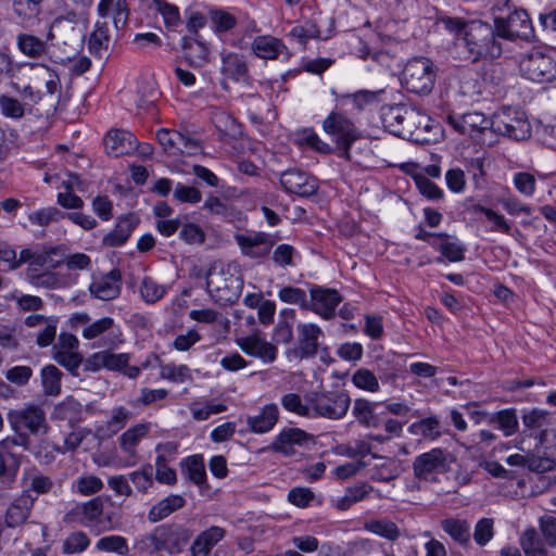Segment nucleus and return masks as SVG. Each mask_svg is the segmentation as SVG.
Returning a JSON list of instances; mask_svg holds the SVG:
<instances>
[{"instance_id":"1","label":"nucleus","mask_w":556,"mask_h":556,"mask_svg":"<svg viewBox=\"0 0 556 556\" xmlns=\"http://www.w3.org/2000/svg\"><path fill=\"white\" fill-rule=\"evenodd\" d=\"M495 26L481 20H471L457 48L463 49V59L471 63L493 61L502 55V43L496 39Z\"/></svg>"},{"instance_id":"2","label":"nucleus","mask_w":556,"mask_h":556,"mask_svg":"<svg viewBox=\"0 0 556 556\" xmlns=\"http://www.w3.org/2000/svg\"><path fill=\"white\" fill-rule=\"evenodd\" d=\"M206 287L211 298L225 306L239 300L243 280L232 271L231 266L214 263L206 275Z\"/></svg>"},{"instance_id":"3","label":"nucleus","mask_w":556,"mask_h":556,"mask_svg":"<svg viewBox=\"0 0 556 556\" xmlns=\"http://www.w3.org/2000/svg\"><path fill=\"white\" fill-rule=\"evenodd\" d=\"M437 73L438 67L430 59L413 58L403 68L402 85L416 94H429L434 87Z\"/></svg>"},{"instance_id":"4","label":"nucleus","mask_w":556,"mask_h":556,"mask_svg":"<svg viewBox=\"0 0 556 556\" xmlns=\"http://www.w3.org/2000/svg\"><path fill=\"white\" fill-rule=\"evenodd\" d=\"M305 401L316 416L334 420L342 419L351 405V397L343 390L312 391L306 393Z\"/></svg>"},{"instance_id":"5","label":"nucleus","mask_w":556,"mask_h":556,"mask_svg":"<svg viewBox=\"0 0 556 556\" xmlns=\"http://www.w3.org/2000/svg\"><path fill=\"white\" fill-rule=\"evenodd\" d=\"M323 128L337 144L340 156L350 160L352 144L362 137L361 130L344 114L332 112L323 123Z\"/></svg>"},{"instance_id":"6","label":"nucleus","mask_w":556,"mask_h":556,"mask_svg":"<svg viewBox=\"0 0 556 556\" xmlns=\"http://www.w3.org/2000/svg\"><path fill=\"white\" fill-rule=\"evenodd\" d=\"M38 70L48 71V66H39L35 63H17L14 73L11 74V88L21 94L22 102L26 104L28 111L42 99L41 91L34 86L39 78Z\"/></svg>"},{"instance_id":"7","label":"nucleus","mask_w":556,"mask_h":556,"mask_svg":"<svg viewBox=\"0 0 556 556\" xmlns=\"http://www.w3.org/2000/svg\"><path fill=\"white\" fill-rule=\"evenodd\" d=\"M491 128L494 132L515 140H523L531 134V127L522 111L502 108L493 114Z\"/></svg>"},{"instance_id":"8","label":"nucleus","mask_w":556,"mask_h":556,"mask_svg":"<svg viewBox=\"0 0 556 556\" xmlns=\"http://www.w3.org/2000/svg\"><path fill=\"white\" fill-rule=\"evenodd\" d=\"M425 119V115L403 104L388 108L382 114L384 127L393 135L402 138H414L416 121Z\"/></svg>"},{"instance_id":"9","label":"nucleus","mask_w":556,"mask_h":556,"mask_svg":"<svg viewBox=\"0 0 556 556\" xmlns=\"http://www.w3.org/2000/svg\"><path fill=\"white\" fill-rule=\"evenodd\" d=\"M191 532L180 525H162L156 527L149 539L153 552L166 551L169 554H179L188 544Z\"/></svg>"},{"instance_id":"10","label":"nucleus","mask_w":556,"mask_h":556,"mask_svg":"<svg viewBox=\"0 0 556 556\" xmlns=\"http://www.w3.org/2000/svg\"><path fill=\"white\" fill-rule=\"evenodd\" d=\"M452 462L453 456L451 453L443 448L434 447L414 459V475L419 480H433L434 475L447 472Z\"/></svg>"},{"instance_id":"11","label":"nucleus","mask_w":556,"mask_h":556,"mask_svg":"<svg viewBox=\"0 0 556 556\" xmlns=\"http://www.w3.org/2000/svg\"><path fill=\"white\" fill-rule=\"evenodd\" d=\"M496 34L500 38L530 40L534 36L531 20L525 10H515L506 18L494 20Z\"/></svg>"},{"instance_id":"12","label":"nucleus","mask_w":556,"mask_h":556,"mask_svg":"<svg viewBox=\"0 0 556 556\" xmlns=\"http://www.w3.org/2000/svg\"><path fill=\"white\" fill-rule=\"evenodd\" d=\"M522 74L536 83H549L556 78V61L552 55L540 50H533L527 54L521 63Z\"/></svg>"},{"instance_id":"13","label":"nucleus","mask_w":556,"mask_h":556,"mask_svg":"<svg viewBox=\"0 0 556 556\" xmlns=\"http://www.w3.org/2000/svg\"><path fill=\"white\" fill-rule=\"evenodd\" d=\"M81 336L86 340L99 339L98 346L114 350L124 342L123 332L112 317H102L86 326Z\"/></svg>"},{"instance_id":"14","label":"nucleus","mask_w":556,"mask_h":556,"mask_svg":"<svg viewBox=\"0 0 556 556\" xmlns=\"http://www.w3.org/2000/svg\"><path fill=\"white\" fill-rule=\"evenodd\" d=\"M8 418L15 431L27 429L31 434L37 435L46 433L48 429L45 410L36 405L11 410Z\"/></svg>"},{"instance_id":"15","label":"nucleus","mask_w":556,"mask_h":556,"mask_svg":"<svg viewBox=\"0 0 556 556\" xmlns=\"http://www.w3.org/2000/svg\"><path fill=\"white\" fill-rule=\"evenodd\" d=\"M311 300L308 309L324 319L334 316L337 306L342 302L341 294L336 289L313 286L309 289Z\"/></svg>"},{"instance_id":"16","label":"nucleus","mask_w":556,"mask_h":556,"mask_svg":"<svg viewBox=\"0 0 556 556\" xmlns=\"http://www.w3.org/2000/svg\"><path fill=\"white\" fill-rule=\"evenodd\" d=\"M103 514V503L94 497L86 503L76 504L63 518L65 523H78L84 527H96Z\"/></svg>"},{"instance_id":"17","label":"nucleus","mask_w":556,"mask_h":556,"mask_svg":"<svg viewBox=\"0 0 556 556\" xmlns=\"http://www.w3.org/2000/svg\"><path fill=\"white\" fill-rule=\"evenodd\" d=\"M280 184L290 193L300 197H309L316 193L318 189L314 177L300 169H288L280 176Z\"/></svg>"},{"instance_id":"18","label":"nucleus","mask_w":556,"mask_h":556,"mask_svg":"<svg viewBox=\"0 0 556 556\" xmlns=\"http://www.w3.org/2000/svg\"><path fill=\"white\" fill-rule=\"evenodd\" d=\"M236 241L243 255L251 258H262L269 254L274 247V240L265 232L250 235H236Z\"/></svg>"},{"instance_id":"19","label":"nucleus","mask_w":556,"mask_h":556,"mask_svg":"<svg viewBox=\"0 0 556 556\" xmlns=\"http://www.w3.org/2000/svg\"><path fill=\"white\" fill-rule=\"evenodd\" d=\"M90 294L102 301H112L119 296L122 291V274L112 269L106 275L96 278L89 286Z\"/></svg>"},{"instance_id":"20","label":"nucleus","mask_w":556,"mask_h":556,"mask_svg":"<svg viewBox=\"0 0 556 556\" xmlns=\"http://www.w3.org/2000/svg\"><path fill=\"white\" fill-rule=\"evenodd\" d=\"M324 338V332L315 324H299L298 325V349L295 353L301 358L313 357L317 354L320 345V340Z\"/></svg>"},{"instance_id":"21","label":"nucleus","mask_w":556,"mask_h":556,"mask_svg":"<svg viewBox=\"0 0 556 556\" xmlns=\"http://www.w3.org/2000/svg\"><path fill=\"white\" fill-rule=\"evenodd\" d=\"M220 73L224 77L233 81L248 83L250 80L249 65L244 55L224 50L220 52Z\"/></svg>"},{"instance_id":"22","label":"nucleus","mask_w":556,"mask_h":556,"mask_svg":"<svg viewBox=\"0 0 556 556\" xmlns=\"http://www.w3.org/2000/svg\"><path fill=\"white\" fill-rule=\"evenodd\" d=\"M35 498L23 492L8 506L4 515V523L8 528L14 529L24 525L29 518Z\"/></svg>"},{"instance_id":"23","label":"nucleus","mask_w":556,"mask_h":556,"mask_svg":"<svg viewBox=\"0 0 556 556\" xmlns=\"http://www.w3.org/2000/svg\"><path fill=\"white\" fill-rule=\"evenodd\" d=\"M237 344L245 354L267 364L275 362L277 357V348L258 336L240 338L237 340Z\"/></svg>"},{"instance_id":"24","label":"nucleus","mask_w":556,"mask_h":556,"mask_svg":"<svg viewBox=\"0 0 556 556\" xmlns=\"http://www.w3.org/2000/svg\"><path fill=\"white\" fill-rule=\"evenodd\" d=\"M106 151L114 155H126L137 150L136 137L126 130H111L104 139Z\"/></svg>"},{"instance_id":"25","label":"nucleus","mask_w":556,"mask_h":556,"mask_svg":"<svg viewBox=\"0 0 556 556\" xmlns=\"http://www.w3.org/2000/svg\"><path fill=\"white\" fill-rule=\"evenodd\" d=\"M184 58L193 67H202L208 62L210 48L198 37L185 36L181 40Z\"/></svg>"},{"instance_id":"26","label":"nucleus","mask_w":556,"mask_h":556,"mask_svg":"<svg viewBox=\"0 0 556 556\" xmlns=\"http://www.w3.org/2000/svg\"><path fill=\"white\" fill-rule=\"evenodd\" d=\"M251 49L253 53L264 60H276L287 51L285 43L270 35H262L254 38Z\"/></svg>"},{"instance_id":"27","label":"nucleus","mask_w":556,"mask_h":556,"mask_svg":"<svg viewBox=\"0 0 556 556\" xmlns=\"http://www.w3.org/2000/svg\"><path fill=\"white\" fill-rule=\"evenodd\" d=\"M138 223L139 218L135 214H128L118 218L115 228L103 238V243L109 247L124 244Z\"/></svg>"},{"instance_id":"28","label":"nucleus","mask_w":556,"mask_h":556,"mask_svg":"<svg viewBox=\"0 0 556 556\" xmlns=\"http://www.w3.org/2000/svg\"><path fill=\"white\" fill-rule=\"evenodd\" d=\"M309 439V435L299 428L282 430L273 443V450L286 456L293 454V445H302Z\"/></svg>"},{"instance_id":"29","label":"nucleus","mask_w":556,"mask_h":556,"mask_svg":"<svg viewBox=\"0 0 556 556\" xmlns=\"http://www.w3.org/2000/svg\"><path fill=\"white\" fill-rule=\"evenodd\" d=\"M225 530L217 526H212L201 532L192 543L190 552L192 556H207L212 548L224 539Z\"/></svg>"},{"instance_id":"30","label":"nucleus","mask_w":556,"mask_h":556,"mask_svg":"<svg viewBox=\"0 0 556 556\" xmlns=\"http://www.w3.org/2000/svg\"><path fill=\"white\" fill-rule=\"evenodd\" d=\"M12 9L22 27L29 28L39 24L41 4L28 0H13Z\"/></svg>"},{"instance_id":"31","label":"nucleus","mask_w":556,"mask_h":556,"mask_svg":"<svg viewBox=\"0 0 556 556\" xmlns=\"http://www.w3.org/2000/svg\"><path fill=\"white\" fill-rule=\"evenodd\" d=\"M279 418V410L276 404L265 405L255 416H249L247 424L254 433L268 432L276 425Z\"/></svg>"},{"instance_id":"32","label":"nucleus","mask_w":556,"mask_h":556,"mask_svg":"<svg viewBox=\"0 0 556 556\" xmlns=\"http://www.w3.org/2000/svg\"><path fill=\"white\" fill-rule=\"evenodd\" d=\"M16 47L23 55L29 59H40L48 53L47 42L28 33H20L16 36Z\"/></svg>"},{"instance_id":"33","label":"nucleus","mask_w":556,"mask_h":556,"mask_svg":"<svg viewBox=\"0 0 556 556\" xmlns=\"http://www.w3.org/2000/svg\"><path fill=\"white\" fill-rule=\"evenodd\" d=\"M408 431L428 441H437L443 433L442 424L435 415L413 422L408 427Z\"/></svg>"},{"instance_id":"34","label":"nucleus","mask_w":556,"mask_h":556,"mask_svg":"<svg viewBox=\"0 0 556 556\" xmlns=\"http://www.w3.org/2000/svg\"><path fill=\"white\" fill-rule=\"evenodd\" d=\"M150 431V424H138L126 430L119 438L118 443L121 448L128 455L135 456L136 446L139 442L147 437Z\"/></svg>"},{"instance_id":"35","label":"nucleus","mask_w":556,"mask_h":556,"mask_svg":"<svg viewBox=\"0 0 556 556\" xmlns=\"http://www.w3.org/2000/svg\"><path fill=\"white\" fill-rule=\"evenodd\" d=\"M63 372L52 364L46 365L40 371L42 391L47 396H59L62 390Z\"/></svg>"},{"instance_id":"36","label":"nucleus","mask_w":556,"mask_h":556,"mask_svg":"<svg viewBox=\"0 0 556 556\" xmlns=\"http://www.w3.org/2000/svg\"><path fill=\"white\" fill-rule=\"evenodd\" d=\"M185 498L180 495H169L166 498L156 503L149 510L148 518L151 522H157L177 509L184 507Z\"/></svg>"},{"instance_id":"37","label":"nucleus","mask_w":556,"mask_h":556,"mask_svg":"<svg viewBox=\"0 0 556 556\" xmlns=\"http://www.w3.org/2000/svg\"><path fill=\"white\" fill-rule=\"evenodd\" d=\"M430 244L439 250L450 262H460L464 260L465 248L457 241H451L450 236L446 233H439V238H434Z\"/></svg>"},{"instance_id":"38","label":"nucleus","mask_w":556,"mask_h":556,"mask_svg":"<svg viewBox=\"0 0 556 556\" xmlns=\"http://www.w3.org/2000/svg\"><path fill=\"white\" fill-rule=\"evenodd\" d=\"M490 424H496L505 437H510L518 431L519 422L515 408H505L489 416Z\"/></svg>"},{"instance_id":"39","label":"nucleus","mask_w":556,"mask_h":556,"mask_svg":"<svg viewBox=\"0 0 556 556\" xmlns=\"http://www.w3.org/2000/svg\"><path fill=\"white\" fill-rule=\"evenodd\" d=\"M181 466L187 478L194 484L200 488L206 484V471L202 455H192L187 457L181 463Z\"/></svg>"},{"instance_id":"40","label":"nucleus","mask_w":556,"mask_h":556,"mask_svg":"<svg viewBox=\"0 0 556 556\" xmlns=\"http://www.w3.org/2000/svg\"><path fill=\"white\" fill-rule=\"evenodd\" d=\"M441 528L462 545H467L470 542V526L466 520L447 518L441 521Z\"/></svg>"},{"instance_id":"41","label":"nucleus","mask_w":556,"mask_h":556,"mask_svg":"<svg viewBox=\"0 0 556 556\" xmlns=\"http://www.w3.org/2000/svg\"><path fill=\"white\" fill-rule=\"evenodd\" d=\"M374 458L381 460L371 469L370 478L376 481L388 482L395 479L400 475V467L392 458H386L372 454Z\"/></svg>"},{"instance_id":"42","label":"nucleus","mask_w":556,"mask_h":556,"mask_svg":"<svg viewBox=\"0 0 556 556\" xmlns=\"http://www.w3.org/2000/svg\"><path fill=\"white\" fill-rule=\"evenodd\" d=\"M526 556H547L542 539L534 528L527 529L520 536Z\"/></svg>"},{"instance_id":"43","label":"nucleus","mask_w":556,"mask_h":556,"mask_svg":"<svg viewBox=\"0 0 556 556\" xmlns=\"http://www.w3.org/2000/svg\"><path fill=\"white\" fill-rule=\"evenodd\" d=\"M288 36L291 40L299 43L302 49H305L308 40L320 37V30L315 22L306 21L301 25L292 27Z\"/></svg>"},{"instance_id":"44","label":"nucleus","mask_w":556,"mask_h":556,"mask_svg":"<svg viewBox=\"0 0 556 556\" xmlns=\"http://www.w3.org/2000/svg\"><path fill=\"white\" fill-rule=\"evenodd\" d=\"M167 288L157 283L153 278L146 276L140 283L141 299L148 304H154L166 294Z\"/></svg>"},{"instance_id":"45","label":"nucleus","mask_w":556,"mask_h":556,"mask_svg":"<svg viewBox=\"0 0 556 556\" xmlns=\"http://www.w3.org/2000/svg\"><path fill=\"white\" fill-rule=\"evenodd\" d=\"M356 420L365 427H377L378 419L374 413V405L365 399H356L352 408Z\"/></svg>"},{"instance_id":"46","label":"nucleus","mask_w":556,"mask_h":556,"mask_svg":"<svg viewBox=\"0 0 556 556\" xmlns=\"http://www.w3.org/2000/svg\"><path fill=\"white\" fill-rule=\"evenodd\" d=\"M27 489L24 491L29 494V492H35L37 495L48 494L54 488V481L49 476H45L43 473L34 470L29 472L26 477Z\"/></svg>"},{"instance_id":"47","label":"nucleus","mask_w":556,"mask_h":556,"mask_svg":"<svg viewBox=\"0 0 556 556\" xmlns=\"http://www.w3.org/2000/svg\"><path fill=\"white\" fill-rule=\"evenodd\" d=\"M156 11L162 15L165 27L175 29L181 22L178 7L165 0H152Z\"/></svg>"},{"instance_id":"48","label":"nucleus","mask_w":556,"mask_h":556,"mask_svg":"<svg viewBox=\"0 0 556 556\" xmlns=\"http://www.w3.org/2000/svg\"><path fill=\"white\" fill-rule=\"evenodd\" d=\"M0 111L5 117L20 119L28 111V108L14 97L0 94Z\"/></svg>"},{"instance_id":"49","label":"nucleus","mask_w":556,"mask_h":556,"mask_svg":"<svg viewBox=\"0 0 556 556\" xmlns=\"http://www.w3.org/2000/svg\"><path fill=\"white\" fill-rule=\"evenodd\" d=\"M96 547L101 552L116 553L122 556L129 552L127 540L122 535L103 536L97 542Z\"/></svg>"},{"instance_id":"50","label":"nucleus","mask_w":556,"mask_h":556,"mask_svg":"<svg viewBox=\"0 0 556 556\" xmlns=\"http://www.w3.org/2000/svg\"><path fill=\"white\" fill-rule=\"evenodd\" d=\"M472 211L475 213L484 214L486 219L492 223L491 231H500L504 233L510 232L511 227L503 214H500L496 211L485 207L481 204H475L472 206Z\"/></svg>"},{"instance_id":"51","label":"nucleus","mask_w":556,"mask_h":556,"mask_svg":"<svg viewBox=\"0 0 556 556\" xmlns=\"http://www.w3.org/2000/svg\"><path fill=\"white\" fill-rule=\"evenodd\" d=\"M52 358L74 377H78V369L84 362L81 353L75 352H54Z\"/></svg>"},{"instance_id":"52","label":"nucleus","mask_w":556,"mask_h":556,"mask_svg":"<svg viewBox=\"0 0 556 556\" xmlns=\"http://www.w3.org/2000/svg\"><path fill=\"white\" fill-rule=\"evenodd\" d=\"M208 16L216 34L227 33L237 25V18L229 12L220 9L211 10Z\"/></svg>"},{"instance_id":"53","label":"nucleus","mask_w":556,"mask_h":556,"mask_svg":"<svg viewBox=\"0 0 556 556\" xmlns=\"http://www.w3.org/2000/svg\"><path fill=\"white\" fill-rule=\"evenodd\" d=\"M437 24L442 25L446 31L455 36L457 45L459 43V38L465 36L469 21H466L463 17L441 15L437 18Z\"/></svg>"},{"instance_id":"54","label":"nucleus","mask_w":556,"mask_h":556,"mask_svg":"<svg viewBox=\"0 0 556 556\" xmlns=\"http://www.w3.org/2000/svg\"><path fill=\"white\" fill-rule=\"evenodd\" d=\"M63 218H65V213L53 206L33 212L28 216L31 224L41 227L58 223Z\"/></svg>"},{"instance_id":"55","label":"nucleus","mask_w":556,"mask_h":556,"mask_svg":"<svg viewBox=\"0 0 556 556\" xmlns=\"http://www.w3.org/2000/svg\"><path fill=\"white\" fill-rule=\"evenodd\" d=\"M160 376L172 382L181 383L191 379L190 369L187 365L161 364Z\"/></svg>"},{"instance_id":"56","label":"nucleus","mask_w":556,"mask_h":556,"mask_svg":"<svg viewBox=\"0 0 556 556\" xmlns=\"http://www.w3.org/2000/svg\"><path fill=\"white\" fill-rule=\"evenodd\" d=\"M352 382L356 388L368 392H377L380 389L377 377L367 368L357 369L352 376Z\"/></svg>"},{"instance_id":"57","label":"nucleus","mask_w":556,"mask_h":556,"mask_svg":"<svg viewBox=\"0 0 556 556\" xmlns=\"http://www.w3.org/2000/svg\"><path fill=\"white\" fill-rule=\"evenodd\" d=\"M366 529L390 541H395L400 536V529L390 520H371L366 523Z\"/></svg>"},{"instance_id":"58","label":"nucleus","mask_w":556,"mask_h":556,"mask_svg":"<svg viewBox=\"0 0 556 556\" xmlns=\"http://www.w3.org/2000/svg\"><path fill=\"white\" fill-rule=\"evenodd\" d=\"M90 544V540L83 531L71 533L62 544V552L64 554H77L84 552Z\"/></svg>"},{"instance_id":"59","label":"nucleus","mask_w":556,"mask_h":556,"mask_svg":"<svg viewBox=\"0 0 556 556\" xmlns=\"http://www.w3.org/2000/svg\"><path fill=\"white\" fill-rule=\"evenodd\" d=\"M278 298L288 304H296L303 309H308L309 302L306 292L298 287H283L278 292Z\"/></svg>"},{"instance_id":"60","label":"nucleus","mask_w":556,"mask_h":556,"mask_svg":"<svg viewBox=\"0 0 556 556\" xmlns=\"http://www.w3.org/2000/svg\"><path fill=\"white\" fill-rule=\"evenodd\" d=\"M109 42L110 36L106 24H97V27L91 33L88 42L91 53L100 55L102 51L108 49Z\"/></svg>"},{"instance_id":"61","label":"nucleus","mask_w":556,"mask_h":556,"mask_svg":"<svg viewBox=\"0 0 556 556\" xmlns=\"http://www.w3.org/2000/svg\"><path fill=\"white\" fill-rule=\"evenodd\" d=\"M494 536V519L482 518L476 526L473 531V540L479 546H485Z\"/></svg>"},{"instance_id":"62","label":"nucleus","mask_w":556,"mask_h":556,"mask_svg":"<svg viewBox=\"0 0 556 556\" xmlns=\"http://www.w3.org/2000/svg\"><path fill=\"white\" fill-rule=\"evenodd\" d=\"M156 139L166 153L177 155V146L181 142L179 131L163 128L156 132Z\"/></svg>"},{"instance_id":"63","label":"nucleus","mask_w":556,"mask_h":556,"mask_svg":"<svg viewBox=\"0 0 556 556\" xmlns=\"http://www.w3.org/2000/svg\"><path fill=\"white\" fill-rule=\"evenodd\" d=\"M282 407L291 413H294L299 416L307 417L309 416L312 407L309 404H304L302 399L296 393H287L281 397Z\"/></svg>"},{"instance_id":"64","label":"nucleus","mask_w":556,"mask_h":556,"mask_svg":"<svg viewBox=\"0 0 556 556\" xmlns=\"http://www.w3.org/2000/svg\"><path fill=\"white\" fill-rule=\"evenodd\" d=\"M102 488L103 483L101 479L96 476L79 477L74 483V490L84 496L96 494L101 491Z\"/></svg>"}]
</instances>
